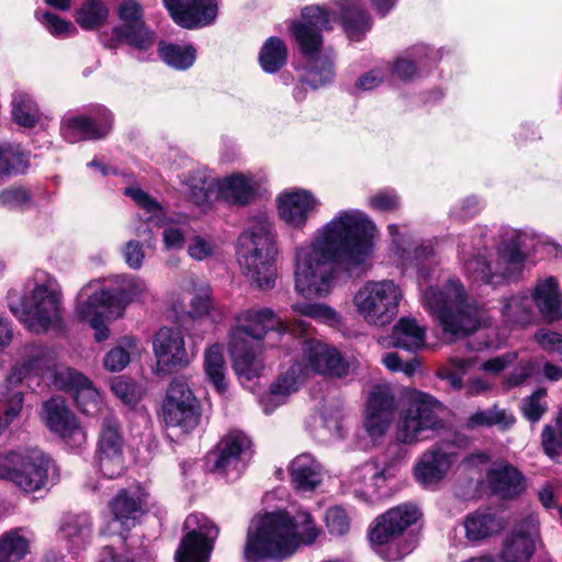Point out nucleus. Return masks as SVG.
Returning <instances> with one entry per match:
<instances>
[{
    "mask_svg": "<svg viewBox=\"0 0 562 562\" xmlns=\"http://www.w3.org/2000/svg\"><path fill=\"white\" fill-rule=\"evenodd\" d=\"M379 229L360 209H344L319 226L293 254L294 291L304 299H326L336 285L340 263L348 271L368 263Z\"/></svg>",
    "mask_w": 562,
    "mask_h": 562,
    "instance_id": "nucleus-1",
    "label": "nucleus"
},
{
    "mask_svg": "<svg viewBox=\"0 0 562 562\" xmlns=\"http://www.w3.org/2000/svg\"><path fill=\"white\" fill-rule=\"evenodd\" d=\"M387 233L395 262L404 270H417L422 303L446 335L457 339L490 324L488 311L469 300L467 290L458 278H449L441 286L428 285L429 270L422 265L435 255L431 240L416 245L414 233L407 224H389Z\"/></svg>",
    "mask_w": 562,
    "mask_h": 562,
    "instance_id": "nucleus-2",
    "label": "nucleus"
},
{
    "mask_svg": "<svg viewBox=\"0 0 562 562\" xmlns=\"http://www.w3.org/2000/svg\"><path fill=\"white\" fill-rule=\"evenodd\" d=\"M340 20L348 38L359 42L372 27V16L363 0H336L326 5H308L301 12V20L293 22L291 33L301 53L310 59L302 83L316 89L330 83L335 78L334 53L322 55V32L331 29V23Z\"/></svg>",
    "mask_w": 562,
    "mask_h": 562,
    "instance_id": "nucleus-3",
    "label": "nucleus"
},
{
    "mask_svg": "<svg viewBox=\"0 0 562 562\" xmlns=\"http://www.w3.org/2000/svg\"><path fill=\"white\" fill-rule=\"evenodd\" d=\"M322 529L307 512L291 516L286 512L266 513L255 517L244 547L246 562L283 561L302 546H312Z\"/></svg>",
    "mask_w": 562,
    "mask_h": 562,
    "instance_id": "nucleus-4",
    "label": "nucleus"
},
{
    "mask_svg": "<svg viewBox=\"0 0 562 562\" xmlns=\"http://www.w3.org/2000/svg\"><path fill=\"white\" fill-rule=\"evenodd\" d=\"M310 324L296 321L293 327L284 323L268 307L248 308L235 315V324L231 329L228 350L233 359V368L241 383L258 378L265 368L261 348L258 341L269 331L278 336L306 333Z\"/></svg>",
    "mask_w": 562,
    "mask_h": 562,
    "instance_id": "nucleus-5",
    "label": "nucleus"
},
{
    "mask_svg": "<svg viewBox=\"0 0 562 562\" xmlns=\"http://www.w3.org/2000/svg\"><path fill=\"white\" fill-rule=\"evenodd\" d=\"M8 306L26 328L46 331L61 317L63 292L55 277L37 270L27 280L23 296L15 290L8 293Z\"/></svg>",
    "mask_w": 562,
    "mask_h": 562,
    "instance_id": "nucleus-6",
    "label": "nucleus"
},
{
    "mask_svg": "<svg viewBox=\"0 0 562 562\" xmlns=\"http://www.w3.org/2000/svg\"><path fill=\"white\" fill-rule=\"evenodd\" d=\"M277 255L272 221L267 213L254 215L238 237L237 260L243 273L260 289L272 288L277 276Z\"/></svg>",
    "mask_w": 562,
    "mask_h": 562,
    "instance_id": "nucleus-7",
    "label": "nucleus"
},
{
    "mask_svg": "<svg viewBox=\"0 0 562 562\" xmlns=\"http://www.w3.org/2000/svg\"><path fill=\"white\" fill-rule=\"evenodd\" d=\"M418 506L404 503L375 518L369 532L374 552L385 561H398L415 548V540L405 531L420 518Z\"/></svg>",
    "mask_w": 562,
    "mask_h": 562,
    "instance_id": "nucleus-8",
    "label": "nucleus"
},
{
    "mask_svg": "<svg viewBox=\"0 0 562 562\" xmlns=\"http://www.w3.org/2000/svg\"><path fill=\"white\" fill-rule=\"evenodd\" d=\"M403 299L404 290L395 280H369L357 290L352 304L368 325L383 327L395 319Z\"/></svg>",
    "mask_w": 562,
    "mask_h": 562,
    "instance_id": "nucleus-9",
    "label": "nucleus"
},
{
    "mask_svg": "<svg viewBox=\"0 0 562 562\" xmlns=\"http://www.w3.org/2000/svg\"><path fill=\"white\" fill-rule=\"evenodd\" d=\"M458 258L467 279L473 284L496 286L494 239L491 229L485 225H476L460 236Z\"/></svg>",
    "mask_w": 562,
    "mask_h": 562,
    "instance_id": "nucleus-10",
    "label": "nucleus"
},
{
    "mask_svg": "<svg viewBox=\"0 0 562 562\" xmlns=\"http://www.w3.org/2000/svg\"><path fill=\"white\" fill-rule=\"evenodd\" d=\"M52 469L53 460L38 449L0 453V480L12 483L25 493L42 490Z\"/></svg>",
    "mask_w": 562,
    "mask_h": 562,
    "instance_id": "nucleus-11",
    "label": "nucleus"
},
{
    "mask_svg": "<svg viewBox=\"0 0 562 562\" xmlns=\"http://www.w3.org/2000/svg\"><path fill=\"white\" fill-rule=\"evenodd\" d=\"M441 404L432 396L412 391L407 396V408L401 413L395 436L406 445H414L430 437L429 432L443 428L439 416Z\"/></svg>",
    "mask_w": 562,
    "mask_h": 562,
    "instance_id": "nucleus-12",
    "label": "nucleus"
},
{
    "mask_svg": "<svg viewBox=\"0 0 562 562\" xmlns=\"http://www.w3.org/2000/svg\"><path fill=\"white\" fill-rule=\"evenodd\" d=\"M499 243L495 249V267L497 285L515 280L521 273L527 255L525 248L533 235L527 231L502 226L498 231ZM491 273V270H486Z\"/></svg>",
    "mask_w": 562,
    "mask_h": 562,
    "instance_id": "nucleus-13",
    "label": "nucleus"
},
{
    "mask_svg": "<svg viewBox=\"0 0 562 562\" xmlns=\"http://www.w3.org/2000/svg\"><path fill=\"white\" fill-rule=\"evenodd\" d=\"M162 418L167 426L183 432L195 429L201 419L200 403L184 378H175L162 402Z\"/></svg>",
    "mask_w": 562,
    "mask_h": 562,
    "instance_id": "nucleus-14",
    "label": "nucleus"
},
{
    "mask_svg": "<svg viewBox=\"0 0 562 562\" xmlns=\"http://www.w3.org/2000/svg\"><path fill=\"white\" fill-rule=\"evenodd\" d=\"M461 449L452 441H441L424 451L414 465L416 482L425 488L437 487L460 462Z\"/></svg>",
    "mask_w": 562,
    "mask_h": 562,
    "instance_id": "nucleus-15",
    "label": "nucleus"
},
{
    "mask_svg": "<svg viewBox=\"0 0 562 562\" xmlns=\"http://www.w3.org/2000/svg\"><path fill=\"white\" fill-rule=\"evenodd\" d=\"M53 383L58 390L70 392L74 395L76 405L82 414L101 420L113 415L103 403L92 381L76 369L56 368Z\"/></svg>",
    "mask_w": 562,
    "mask_h": 562,
    "instance_id": "nucleus-16",
    "label": "nucleus"
},
{
    "mask_svg": "<svg viewBox=\"0 0 562 562\" xmlns=\"http://www.w3.org/2000/svg\"><path fill=\"white\" fill-rule=\"evenodd\" d=\"M186 535L175 553L176 562H209L217 527L203 514L189 515L183 524Z\"/></svg>",
    "mask_w": 562,
    "mask_h": 562,
    "instance_id": "nucleus-17",
    "label": "nucleus"
},
{
    "mask_svg": "<svg viewBox=\"0 0 562 562\" xmlns=\"http://www.w3.org/2000/svg\"><path fill=\"white\" fill-rule=\"evenodd\" d=\"M301 363L305 376L318 374L327 378L342 379L349 375L352 361L341 355L334 346L318 340L307 339L302 346Z\"/></svg>",
    "mask_w": 562,
    "mask_h": 562,
    "instance_id": "nucleus-18",
    "label": "nucleus"
},
{
    "mask_svg": "<svg viewBox=\"0 0 562 562\" xmlns=\"http://www.w3.org/2000/svg\"><path fill=\"white\" fill-rule=\"evenodd\" d=\"M119 18L124 22L122 26H115L105 45L114 48L120 44H128L139 50L150 48L156 36L143 21V8L136 0H125L119 7Z\"/></svg>",
    "mask_w": 562,
    "mask_h": 562,
    "instance_id": "nucleus-19",
    "label": "nucleus"
},
{
    "mask_svg": "<svg viewBox=\"0 0 562 562\" xmlns=\"http://www.w3.org/2000/svg\"><path fill=\"white\" fill-rule=\"evenodd\" d=\"M112 126L111 111L103 105H97L89 113L65 115L60 123V135L70 144L98 140L106 137Z\"/></svg>",
    "mask_w": 562,
    "mask_h": 562,
    "instance_id": "nucleus-20",
    "label": "nucleus"
},
{
    "mask_svg": "<svg viewBox=\"0 0 562 562\" xmlns=\"http://www.w3.org/2000/svg\"><path fill=\"white\" fill-rule=\"evenodd\" d=\"M276 207L282 222L293 229L303 231L308 221L321 211L322 201L311 190L294 187L278 194Z\"/></svg>",
    "mask_w": 562,
    "mask_h": 562,
    "instance_id": "nucleus-21",
    "label": "nucleus"
},
{
    "mask_svg": "<svg viewBox=\"0 0 562 562\" xmlns=\"http://www.w3.org/2000/svg\"><path fill=\"white\" fill-rule=\"evenodd\" d=\"M40 417L49 431L60 437L70 448H79L86 442V431L67 406L65 398L53 396L45 401Z\"/></svg>",
    "mask_w": 562,
    "mask_h": 562,
    "instance_id": "nucleus-22",
    "label": "nucleus"
},
{
    "mask_svg": "<svg viewBox=\"0 0 562 562\" xmlns=\"http://www.w3.org/2000/svg\"><path fill=\"white\" fill-rule=\"evenodd\" d=\"M99 470L106 479H116L125 470L123 438L116 418L108 416L101 420V430L97 447Z\"/></svg>",
    "mask_w": 562,
    "mask_h": 562,
    "instance_id": "nucleus-23",
    "label": "nucleus"
},
{
    "mask_svg": "<svg viewBox=\"0 0 562 562\" xmlns=\"http://www.w3.org/2000/svg\"><path fill=\"white\" fill-rule=\"evenodd\" d=\"M250 457L249 438L240 431H231L217 446L213 470L228 481H235L245 471Z\"/></svg>",
    "mask_w": 562,
    "mask_h": 562,
    "instance_id": "nucleus-24",
    "label": "nucleus"
},
{
    "mask_svg": "<svg viewBox=\"0 0 562 562\" xmlns=\"http://www.w3.org/2000/svg\"><path fill=\"white\" fill-rule=\"evenodd\" d=\"M124 193L144 211L147 223L164 225L162 243L166 251L183 248L187 236L186 227L172 222L165 223V209L155 198L136 187L125 188Z\"/></svg>",
    "mask_w": 562,
    "mask_h": 562,
    "instance_id": "nucleus-25",
    "label": "nucleus"
},
{
    "mask_svg": "<svg viewBox=\"0 0 562 562\" xmlns=\"http://www.w3.org/2000/svg\"><path fill=\"white\" fill-rule=\"evenodd\" d=\"M153 349L159 374H169L190 363L191 357L184 347V338L178 329L160 328L155 335Z\"/></svg>",
    "mask_w": 562,
    "mask_h": 562,
    "instance_id": "nucleus-26",
    "label": "nucleus"
},
{
    "mask_svg": "<svg viewBox=\"0 0 562 562\" xmlns=\"http://www.w3.org/2000/svg\"><path fill=\"white\" fill-rule=\"evenodd\" d=\"M540 543L539 521L535 515L522 519L504 540L502 562H527Z\"/></svg>",
    "mask_w": 562,
    "mask_h": 562,
    "instance_id": "nucleus-27",
    "label": "nucleus"
},
{
    "mask_svg": "<svg viewBox=\"0 0 562 562\" xmlns=\"http://www.w3.org/2000/svg\"><path fill=\"white\" fill-rule=\"evenodd\" d=\"M396 411L395 397L389 386L376 385L370 393L363 426L369 437H382L390 428Z\"/></svg>",
    "mask_w": 562,
    "mask_h": 562,
    "instance_id": "nucleus-28",
    "label": "nucleus"
},
{
    "mask_svg": "<svg viewBox=\"0 0 562 562\" xmlns=\"http://www.w3.org/2000/svg\"><path fill=\"white\" fill-rule=\"evenodd\" d=\"M112 292L106 290L101 281L93 280L80 290L75 313L87 323L98 318H117L115 306L112 304Z\"/></svg>",
    "mask_w": 562,
    "mask_h": 562,
    "instance_id": "nucleus-29",
    "label": "nucleus"
},
{
    "mask_svg": "<svg viewBox=\"0 0 562 562\" xmlns=\"http://www.w3.org/2000/svg\"><path fill=\"white\" fill-rule=\"evenodd\" d=\"M172 20L186 29L204 27L217 16L215 0H164Z\"/></svg>",
    "mask_w": 562,
    "mask_h": 562,
    "instance_id": "nucleus-30",
    "label": "nucleus"
},
{
    "mask_svg": "<svg viewBox=\"0 0 562 562\" xmlns=\"http://www.w3.org/2000/svg\"><path fill=\"white\" fill-rule=\"evenodd\" d=\"M261 187V178L254 172H233L217 179L216 196L229 205L245 206L251 203Z\"/></svg>",
    "mask_w": 562,
    "mask_h": 562,
    "instance_id": "nucleus-31",
    "label": "nucleus"
},
{
    "mask_svg": "<svg viewBox=\"0 0 562 562\" xmlns=\"http://www.w3.org/2000/svg\"><path fill=\"white\" fill-rule=\"evenodd\" d=\"M385 482V470L370 461L352 469L347 477L346 485L356 497L364 503L372 504L380 499L381 490Z\"/></svg>",
    "mask_w": 562,
    "mask_h": 562,
    "instance_id": "nucleus-32",
    "label": "nucleus"
},
{
    "mask_svg": "<svg viewBox=\"0 0 562 562\" xmlns=\"http://www.w3.org/2000/svg\"><path fill=\"white\" fill-rule=\"evenodd\" d=\"M114 521L131 529L148 509V494L140 487L122 490L110 503Z\"/></svg>",
    "mask_w": 562,
    "mask_h": 562,
    "instance_id": "nucleus-33",
    "label": "nucleus"
},
{
    "mask_svg": "<svg viewBox=\"0 0 562 562\" xmlns=\"http://www.w3.org/2000/svg\"><path fill=\"white\" fill-rule=\"evenodd\" d=\"M528 293L543 319L549 323L562 319V289L555 277L539 278Z\"/></svg>",
    "mask_w": 562,
    "mask_h": 562,
    "instance_id": "nucleus-34",
    "label": "nucleus"
},
{
    "mask_svg": "<svg viewBox=\"0 0 562 562\" xmlns=\"http://www.w3.org/2000/svg\"><path fill=\"white\" fill-rule=\"evenodd\" d=\"M93 533L92 518L88 513H66L61 516L57 536L65 542L68 550L79 551L85 549Z\"/></svg>",
    "mask_w": 562,
    "mask_h": 562,
    "instance_id": "nucleus-35",
    "label": "nucleus"
},
{
    "mask_svg": "<svg viewBox=\"0 0 562 562\" xmlns=\"http://www.w3.org/2000/svg\"><path fill=\"white\" fill-rule=\"evenodd\" d=\"M436 60V53L430 47L418 44L396 57L392 65V74L404 81L414 80L423 76Z\"/></svg>",
    "mask_w": 562,
    "mask_h": 562,
    "instance_id": "nucleus-36",
    "label": "nucleus"
},
{
    "mask_svg": "<svg viewBox=\"0 0 562 562\" xmlns=\"http://www.w3.org/2000/svg\"><path fill=\"white\" fill-rule=\"evenodd\" d=\"M486 479L493 494L503 499L518 497L526 488L522 473L505 461L494 463Z\"/></svg>",
    "mask_w": 562,
    "mask_h": 562,
    "instance_id": "nucleus-37",
    "label": "nucleus"
},
{
    "mask_svg": "<svg viewBox=\"0 0 562 562\" xmlns=\"http://www.w3.org/2000/svg\"><path fill=\"white\" fill-rule=\"evenodd\" d=\"M306 380L301 363L292 364L285 372L270 385V390L261 400V406L266 414L273 412L278 406L284 404L289 396L295 393Z\"/></svg>",
    "mask_w": 562,
    "mask_h": 562,
    "instance_id": "nucleus-38",
    "label": "nucleus"
},
{
    "mask_svg": "<svg viewBox=\"0 0 562 562\" xmlns=\"http://www.w3.org/2000/svg\"><path fill=\"white\" fill-rule=\"evenodd\" d=\"M314 435L321 439L341 440L347 434V424L340 405L324 402L311 417Z\"/></svg>",
    "mask_w": 562,
    "mask_h": 562,
    "instance_id": "nucleus-39",
    "label": "nucleus"
},
{
    "mask_svg": "<svg viewBox=\"0 0 562 562\" xmlns=\"http://www.w3.org/2000/svg\"><path fill=\"white\" fill-rule=\"evenodd\" d=\"M289 473L294 488L303 492L314 491L325 476L323 464L307 452L296 456L291 461Z\"/></svg>",
    "mask_w": 562,
    "mask_h": 562,
    "instance_id": "nucleus-40",
    "label": "nucleus"
},
{
    "mask_svg": "<svg viewBox=\"0 0 562 562\" xmlns=\"http://www.w3.org/2000/svg\"><path fill=\"white\" fill-rule=\"evenodd\" d=\"M11 117L24 128H35L45 123L46 116L35 95L25 89H15L11 94Z\"/></svg>",
    "mask_w": 562,
    "mask_h": 562,
    "instance_id": "nucleus-41",
    "label": "nucleus"
},
{
    "mask_svg": "<svg viewBox=\"0 0 562 562\" xmlns=\"http://www.w3.org/2000/svg\"><path fill=\"white\" fill-rule=\"evenodd\" d=\"M188 198L199 206H209L216 196L217 179L207 168L201 167L181 176Z\"/></svg>",
    "mask_w": 562,
    "mask_h": 562,
    "instance_id": "nucleus-42",
    "label": "nucleus"
},
{
    "mask_svg": "<svg viewBox=\"0 0 562 562\" xmlns=\"http://www.w3.org/2000/svg\"><path fill=\"white\" fill-rule=\"evenodd\" d=\"M426 329L415 318L402 317L394 325L389 338L379 339L383 347L403 348L416 351L425 346Z\"/></svg>",
    "mask_w": 562,
    "mask_h": 562,
    "instance_id": "nucleus-43",
    "label": "nucleus"
},
{
    "mask_svg": "<svg viewBox=\"0 0 562 562\" xmlns=\"http://www.w3.org/2000/svg\"><path fill=\"white\" fill-rule=\"evenodd\" d=\"M35 540L29 527H14L0 536V562H21L32 551Z\"/></svg>",
    "mask_w": 562,
    "mask_h": 562,
    "instance_id": "nucleus-44",
    "label": "nucleus"
},
{
    "mask_svg": "<svg viewBox=\"0 0 562 562\" xmlns=\"http://www.w3.org/2000/svg\"><path fill=\"white\" fill-rule=\"evenodd\" d=\"M114 283L116 288L112 292V304L115 306L116 315H120V317L128 304L144 301L150 294L147 282L137 276H116Z\"/></svg>",
    "mask_w": 562,
    "mask_h": 562,
    "instance_id": "nucleus-45",
    "label": "nucleus"
},
{
    "mask_svg": "<svg viewBox=\"0 0 562 562\" xmlns=\"http://www.w3.org/2000/svg\"><path fill=\"white\" fill-rule=\"evenodd\" d=\"M502 317L510 327H525L535 318V311L528 292H518L502 300Z\"/></svg>",
    "mask_w": 562,
    "mask_h": 562,
    "instance_id": "nucleus-46",
    "label": "nucleus"
},
{
    "mask_svg": "<svg viewBox=\"0 0 562 562\" xmlns=\"http://www.w3.org/2000/svg\"><path fill=\"white\" fill-rule=\"evenodd\" d=\"M465 538L473 544L499 532L504 522L496 515L488 512L477 510L469 514L463 521Z\"/></svg>",
    "mask_w": 562,
    "mask_h": 562,
    "instance_id": "nucleus-47",
    "label": "nucleus"
},
{
    "mask_svg": "<svg viewBox=\"0 0 562 562\" xmlns=\"http://www.w3.org/2000/svg\"><path fill=\"white\" fill-rule=\"evenodd\" d=\"M29 166V154L21 145L0 142V184L10 178L25 173Z\"/></svg>",
    "mask_w": 562,
    "mask_h": 562,
    "instance_id": "nucleus-48",
    "label": "nucleus"
},
{
    "mask_svg": "<svg viewBox=\"0 0 562 562\" xmlns=\"http://www.w3.org/2000/svg\"><path fill=\"white\" fill-rule=\"evenodd\" d=\"M180 291L183 295L190 296L189 315L192 318H201L210 313L212 291L207 283L189 278L180 284Z\"/></svg>",
    "mask_w": 562,
    "mask_h": 562,
    "instance_id": "nucleus-49",
    "label": "nucleus"
},
{
    "mask_svg": "<svg viewBox=\"0 0 562 562\" xmlns=\"http://www.w3.org/2000/svg\"><path fill=\"white\" fill-rule=\"evenodd\" d=\"M144 348L135 337L125 336L117 341L103 358V366L110 372H120L131 362L132 357L139 356Z\"/></svg>",
    "mask_w": 562,
    "mask_h": 562,
    "instance_id": "nucleus-50",
    "label": "nucleus"
},
{
    "mask_svg": "<svg viewBox=\"0 0 562 562\" xmlns=\"http://www.w3.org/2000/svg\"><path fill=\"white\" fill-rule=\"evenodd\" d=\"M204 372L218 393L222 394L227 390V368L223 356V347L220 344H214L205 350Z\"/></svg>",
    "mask_w": 562,
    "mask_h": 562,
    "instance_id": "nucleus-51",
    "label": "nucleus"
},
{
    "mask_svg": "<svg viewBox=\"0 0 562 562\" xmlns=\"http://www.w3.org/2000/svg\"><path fill=\"white\" fill-rule=\"evenodd\" d=\"M516 423L515 416L507 409L496 405L486 409H480L471 414L467 419V427H497L501 431L509 430Z\"/></svg>",
    "mask_w": 562,
    "mask_h": 562,
    "instance_id": "nucleus-52",
    "label": "nucleus"
},
{
    "mask_svg": "<svg viewBox=\"0 0 562 562\" xmlns=\"http://www.w3.org/2000/svg\"><path fill=\"white\" fill-rule=\"evenodd\" d=\"M158 54L167 66L177 70L191 68L196 59V49L191 44L160 43Z\"/></svg>",
    "mask_w": 562,
    "mask_h": 562,
    "instance_id": "nucleus-53",
    "label": "nucleus"
},
{
    "mask_svg": "<svg viewBox=\"0 0 562 562\" xmlns=\"http://www.w3.org/2000/svg\"><path fill=\"white\" fill-rule=\"evenodd\" d=\"M292 311L299 316L310 317L329 327H338L342 324L340 313L326 303L299 302L292 305Z\"/></svg>",
    "mask_w": 562,
    "mask_h": 562,
    "instance_id": "nucleus-54",
    "label": "nucleus"
},
{
    "mask_svg": "<svg viewBox=\"0 0 562 562\" xmlns=\"http://www.w3.org/2000/svg\"><path fill=\"white\" fill-rule=\"evenodd\" d=\"M288 50L284 42L276 36L269 37L259 53L261 68L269 74L279 71L286 63Z\"/></svg>",
    "mask_w": 562,
    "mask_h": 562,
    "instance_id": "nucleus-55",
    "label": "nucleus"
},
{
    "mask_svg": "<svg viewBox=\"0 0 562 562\" xmlns=\"http://www.w3.org/2000/svg\"><path fill=\"white\" fill-rule=\"evenodd\" d=\"M109 10L101 0H87L75 14L78 25L86 31L101 26L108 19Z\"/></svg>",
    "mask_w": 562,
    "mask_h": 562,
    "instance_id": "nucleus-56",
    "label": "nucleus"
},
{
    "mask_svg": "<svg viewBox=\"0 0 562 562\" xmlns=\"http://www.w3.org/2000/svg\"><path fill=\"white\" fill-rule=\"evenodd\" d=\"M35 18L56 38H68L77 33V29L71 21L65 20L54 12L38 9L35 11Z\"/></svg>",
    "mask_w": 562,
    "mask_h": 562,
    "instance_id": "nucleus-57",
    "label": "nucleus"
},
{
    "mask_svg": "<svg viewBox=\"0 0 562 562\" xmlns=\"http://www.w3.org/2000/svg\"><path fill=\"white\" fill-rule=\"evenodd\" d=\"M34 204L31 190L23 186H11L0 191V206L26 211Z\"/></svg>",
    "mask_w": 562,
    "mask_h": 562,
    "instance_id": "nucleus-58",
    "label": "nucleus"
},
{
    "mask_svg": "<svg viewBox=\"0 0 562 562\" xmlns=\"http://www.w3.org/2000/svg\"><path fill=\"white\" fill-rule=\"evenodd\" d=\"M367 206L375 212L391 213L401 209L402 200L396 190L383 188L368 196Z\"/></svg>",
    "mask_w": 562,
    "mask_h": 562,
    "instance_id": "nucleus-59",
    "label": "nucleus"
},
{
    "mask_svg": "<svg viewBox=\"0 0 562 562\" xmlns=\"http://www.w3.org/2000/svg\"><path fill=\"white\" fill-rule=\"evenodd\" d=\"M541 445L543 451L550 458L559 456L562 450V409L559 412L553 423L543 427Z\"/></svg>",
    "mask_w": 562,
    "mask_h": 562,
    "instance_id": "nucleus-60",
    "label": "nucleus"
},
{
    "mask_svg": "<svg viewBox=\"0 0 562 562\" xmlns=\"http://www.w3.org/2000/svg\"><path fill=\"white\" fill-rule=\"evenodd\" d=\"M546 397L547 391L538 389L530 396L522 400L521 411L530 423L539 422L547 412L548 403Z\"/></svg>",
    "mask_w": 562,
    "mask_h": 562,
    "instance_id": "nucleus-61",
    "label": "nucleus"
},
{
    "mask_svg": "<svg viewBox=\"0 0 562 562\" xmlns=\"http://www.w3.org/2000/svg\"><path fill=\"white\" fill-rule=\"evenodd\" d=\"M474 364L471 358L454 357L450 360V368L442 369L439 376L447 380L454 390H460L463 386L462 375L465 374Z\"/></svg>",
    "mask_w": 562,
    "mask_h": 562,
    "instance_id": "nucleus-62",
    "label": "nucleus"
},
{
    "mask_svg": "<svg viewBox=\"0 0 562 562\" xmlns=\"http://www.w3.org/2000/svg\"><path fill=\"white\" fill-rule=\"evenodd\" d=\"M325 524L333 536H345L350 529V518L340 506H333L326 510Z\"/></svg>",
    "mask_w": 562,
    "mask_h": 562,
    "instance_id": "nucleus-63",
    "label": "nucleus"
},
{
    "mask_svg": "<svg viewBox=\"0 0 562 562\" xmlns=\"http://www.w3.org/2000/svg\"><path fill=\"white\" fill-rule=\"evenodd\" d=\"M483 209L482 201L474 195L467 196L450 209V217L457 221H468L477 215Z\"/></svg>",
    "mask_w": 562,
    "mask_h": 562,
    "instance_id": "nucleus-64",
    "label": "nucleus"
}]
</instances>
